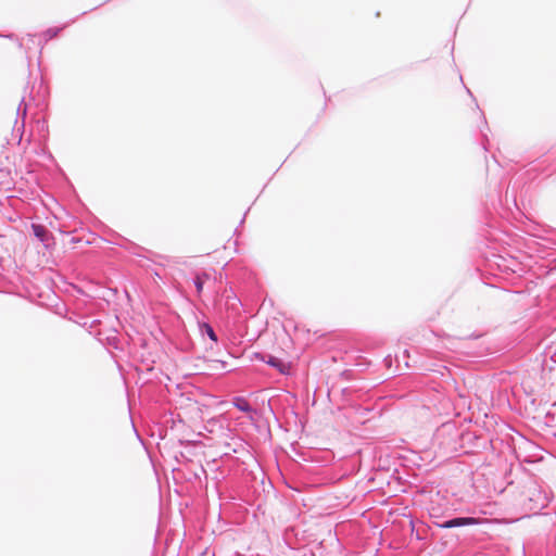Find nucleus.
<instances>
[{"instance_id": "f257e3e1", "label": "nucleus", "mask_w": 556, "mask_h": 556, "mask_svg": "<svg viewBox=\"0 0 556 556\" xmlns=\"http://www.w3.org/2000/svg\"><path fill=\"white\" fill-rule=\"evenodd\" d=\"M410 358L409 350H390L383 362L390 371L401 374L410 367Z\"/></svg>"}, {"instance_id": "f03ea898", "label": "nucleus", "mask_w": 556, "mask_h": 556, "mask_svg": "<svg viewBox=\"0 0 556 556\" xmlns=\"http://www.w3.org/2000/svg\"><path fill=\"white\" fill-rule=\"evenodd\" d=\"M251 358L265 362V363L269 364L270 366L277 368L281 374H288L293 365V363L291 361H286L283 358L270 356V355L266 356L260 352H254L253 356Z\"/></svg>"}, {"instance_id": "7ed1b4c3", "label": "nucleus", "mask_w": 556, "mask_h": 556, "mask_svg": "<svg viewBox=\"0 0 556 556\" xmlns=\"http://www.w3.org/2000/svg\"><path fill=\"white\" fill-rule=\"evenodd\" d=\"M478 523H479V519H477V518L459 517V518H454V519L447 520V521L441 523L440 527L444 528V529H450V528H455V527L473 526V525H478Z\"/></svg>"}, {"instance_id": "20e7f679", "label": "nucleus", "mask_w": 556, "mask_h": 556, "mask_svg": "<svg viewBox=\"0 0 556 556\" xmlns=\"http://www.w3.org/2000/svg\"><path fill=\"white\" fill-rule=\"evenodd\" d=\"M34 235L41 241L46 242L48 239V230L41 225H33L31 226Z\"/></svg>"}, {"instance_id": "39448f33", "label": "nucleus", "mask_w": 556, "mask_h": 556, "mask_svg": "<svg viewBox=\"0 0 556 556\" xmlns=\"http://www.w3.org/2000/svg\"><path fill=\"white\" fill-rule=\"evenodd\" d=\"M200 330L202 332V334H206L208 336V338L211 339L212 341V344H216L217 343V337H216V333L215 331L213 330V328L207 325V324H203L201 327H200Z\"/></svg>"}, {"instance_id": "423d86ee", "label": "nucleus", "mask_w": 556, "mask_h": 556, "mask_svg": "<svg viewBox=\"0 0 556 556\" xmlns=\"http://www.w3.org/2000/svg\"><path fill=\"white\" fill-rule=\"evenodd\" d=\"M233 404L241 412H245V413L251 412V406H250L249 402L243 397L235 399Z\"/></svg>"}, {"instance_id": "0eeeda50", "label": "nucleus", "mask_w": 556, "mask_h": 556, "mask_svg": "<svg viewBox=\"0 0 556 556\" xmlns=\"http://www.w3.org/2000/svg\"><path fill=\"white\" fill-rule=\"evenodd\" d=\"M208 279V275L207 274H198L195 276V279H194V283H195V287H197V291L200 293L203 289V283L205 280Z\"/></svg>"}, {"instance_id": "6e6552de", "label": "nucleus", "mask_w": 556, "mask_h": 556, "mask_svg": "<svg viewBox=\"0 0 556 556\" xmlns=\"http://www.w3.org/2000/svg\"><path fill=\"white\" fill-rule=\"evenodd\" d=\"M218 362L222 364V366H224V364H225V362H224V361H218Z\"/></svg>"}]
</instances>
